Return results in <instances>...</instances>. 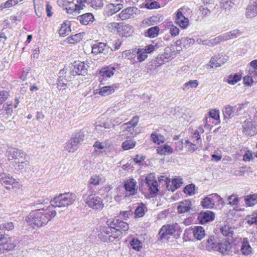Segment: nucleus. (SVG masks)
<instances>
[{"mask_svg":"<svg viewBox=\"0 0 257 257\" xmlns=\"http://www.w3.org/2000/svg\"><path fill=\"white\" fill-rule=\"evenodd\" d=\"M241 244L240 250L243 255L247 256L252 253V249L247 238H243Z\"/></svg>","mask_w":257,"mask_h":257,"instance_id":"obj_26","label":"nucleus"},{"mask_svg":"<svg viewBox=\"0 0 257 257\" xmlns=\"http://www.w3.org/2000/svg\"><path fill=\"white\" fill-rule=\"evenodd\" d=\"M114 70L115 69L113 67H104L101 68L100 73L103 77L109 78L114 74Z\"/></svg>","mask_w":257,"mask_h":257,"instance_id":"obj_37","label":"nucleus"},{"mask_svg":"<svg viewBox=\"0 0 257 257\" xmlns=\"http://www.w3.org/2000/svg\"><path fill=\"white\" fill-rule=\"evenodd\" d=\"M151 138L152 142L158 145L160 144L161 141L159 140V134L157 132L153 133L151 135Z\"/></svg>","mask_w":257,"mask_h":257,"instance_id":"obj_64","label":"nucleus"},{"mask_svg":"<svg viewBox=\"0 0 257 257\" xmlns=\"http://www.w3.org/2000/svg\"><path fill=\"white\" fill-rule=\"evenodd\" d=\"M218 243L214 236H210L203 242L204 249L208 251H217Z\"/></svg>","mask_w":257,"mask_h":257,"instance_id":"obj_17","label":"nucleus"},{"mask_svg":"<svg viewBox=\"0 0 257 257\" xmlns=\"http://www.w3.org/2000/svg\"><path fill=\"white\" fill-rule=\"evenodd\" d=\"M198 86V82L197 80H190L184 85L183 90H187L189 88H195Z\"/></svg>","mask_w":257,"mask_h":257,"instance_id":"obj_49","label":"nucleus"},{"mask_svg":"<svg viewBox=\"0 0 257 257\" xmlns=\"http://www.w3.org/2000/svg\"><path fill=\"white\" fill-rule=\"evenodd\" d=\"M180 229L179 226L177 223L172 224H167L162 227V238L172 235L175 232L177 231Z\"/></svg>","mask_w":257,"mask_h":257,"instance_id":"obj_18","label":"nucleus"},{"mask_svg":"<svg viewBox=\"0 0 257 257\" xmlns=\"http://www.w3.org/2000/svg\"><path fill=\"white\" fill-rule=\"evenodd\" d=\"M136 127L130 125H127V124H123L121 126V129L123 130L124 135H128L129 137L131 136H136L137 134Z\"/></svg>","mask_w":257,"mask_h":257,"instance_id":"obj_34","label":"nucleus"},{"mask_svg":"<svg viewBox=\"0 0 257 257\" xmlns=\"http://www.w3.org/2000/svg\"><path fill=\"white\" fill-rule=\"evenodd\" d=\"M30 166L29 159H24L14 163L15 168L19 170H22L28 168Z\"/></svg>","mask_w":257,"mask_h":257,"instance_id":"obj_36","label":"nucleus"},{"mask_svg":"<svg viewBox=\"0 0 257 257\" xmlns=\"http://www.w3.org/2000/svg\"><path fill=\"white\" fill-rule=\"evenodd\" d=\"M83 36V34L80 33L68 37L67 40L69 43L73 44L80 41L82 39Z\"/></svg>","mask_w":257,"mask_h":257,"instance_id":"obj_39","label":"nucleus"},{"mask_svg":"<svg viewBox=\"0 0 257 257\" xmlns=\"http://www.w3.org/2000/svg\"><path fill=\"white\" fill-rule=\"evenodd\" d=\"M159 31L160 29L158 26L152 27L147 30L145 33V36L150 38H154L158 35Z\"/></svg>","mask_w":257,"mask_h":257,"instance_id":"obj_35","label":"nucleus"},{"mask_svg":"<svg viewBox=\"0 0 257 257\" xmlns=\"http://www.w3.org/2000/svg\"><path fill=\"white\" fill-rule=\"evenodd\" d=\"M9 152V156L14 160V163L25 158L29 159V158L24 152L16 148L11 149Z\"/></svg>","mask_w":257,"mask_h":257,"instance_id":"obj_16","label":"nucleus"},{"mask_svg":"<svg viewBox=\"0 0 257 257\" xmlns=\"http://www.w3.org/2000/svg\"><path fill=\"white\" fill-rule=\"evenodd\" d=\"M67 70V68H64L59 72L60 76L59 77V82L58 83V87L59 89H62V87L63 86V85H65L66 82L71 80V77L66 75Z\"/></svg>","mask_w":257,"mask_h":257,"instance_id":"obj_25","label":"nucleus"},{"mask_svg":"<svg viewBox=\"0 0 257 257\" xmlns=\"http://www.w3.org/2000/svg\"><path fill=\"white\" fill-rule=\"evenodd\" d=\"M137 59L140 62H143L147 58V51L144 48H139L137 52Z\"/></svg>","mask_w":257,"mask_h":257,"instance_id":"obj_43","label":"nucleus"},{"mask_svg":"<svg viewBox=\"0 0 257 257\" xmlns=\"http://www.w3.org/2000/svg\"><path fill=\"white\" fill-rule=\"evenodd\" d=\"M139 120V116H135L128 122H127V123H125L124 124H127V125L136 127L138 124Z\"/></svg>","mask_w":257,"mask_h":257,"instance_id":"obj_60","label":"nucleus"},{"mask_svg":"<svg viewBox=\"0 0 257 257\" xmlns=\"http://www.w3.org/2000/svg\"><path fill=\"white\" fill-rule=\"evenodd\" d=\"M198 143H193L190 141L187 140L185 142L186 147L188 151L193 152L198 149Z\"/></svg>","mask_w":257,"mask_h":257,"instance_id":"obj_52","label":"nucleus"},{"mask_svg":"<svg viewBox=\"0 0 257 257\" xmlns=\"http://www.w3.org/2000/svg\"><path fill=\"white\" fill-rule=\"evenodd\" d=\"M222 234L226 236H231L233 234V230L228 225H224L221 228Z\"/></svg>","mask_w":257,"mask_h":257,"instance_id":"obj_47","label":"nucleus"},{"mask_svg":"<svg viewBox=\"0 0 257 257\" xmlns=\"http://www.w3.org/2000/svg\"><path fill=\"white\" fill-rule=\"evenodd\" d=\"M188 232L192 233L194 238L199 240L203 239L205 235V230L201 226H195L190 227L188 229Z\"/></svg>","mask_w":257,"mask_h":257,"instance_id":"obj_21","label":"nucleus"},{"mask_svg":"<svg viewBox=\"0 0 257 257\" xmlns=\"http://www.w3.org/2000/svg\"><path fill=\"white\" fill-rule=\"evenodd\" d=\"M0 182L8 189L14 188L19 184L12 176L7 175L6 174H3L0 176Z\"/></svg>","mask_w":257,"mask_h":257,"instance_id":"obj_12","label":"nucleus"},{"mask_svg":"<svg viewBox=\"0 0 257 257\" xmlns=\"http://www.w3.org/2000/svg\"><path fill=\"white\" fill-rule=\"evenodd\" d=\"M159 47L160 45L158 43H155L154 42H153L152 44L148 45L147 46V48L145 49V50L147 51V54L150 53L153 51H156L159 48Z\"/></svg>","mask_w":257,"mask_h":257,"instance_id":"obj_56","label":"nucleus"},{"mask_svg":"<svg viewBox=\"0 0 257 257\" xmlns=\"http://www.w3.org/2000/svg\"><path fill=\"white\" fill-rule=\"evenodd\" d=\"M136 185L137 182L133 178L128 179L125 181L123 187L126 193L125 196L134 195L137 193V190L136 189Z\"/></svg>","mask_w":257,"mask_h":257,"instance_id":"obj_15","label":"nucleus"},{"mask_svg":"<svg viewBox=\"0 0 257 257\" xmlns=\"http://www.w3.org/2000/svg\"><path fill=\"white\" fill-rule=\"evenodd\" d=\"M114 4L110 3L107 5L103 9V14L107 17H110L115 14L114 11Z\"/></svg>","mask_w":257,"mask_h":257,"instance_id":"obj_41","label":"nucleus"},{"mask_svg":"<svg viewBox=\"0 0 257 257\" xmlns=\"http://www.w3.org/2000/svg\"><path fill=\"white\" fill-rule=\"evenodd\" d=\"M241 79V75L239 73H235L233 75H230L228 78V82L230 84L234 85Z\"/></svg>","mask_w":257,"mask_h":257,"instance_id":"obj_42","label":"nucleus"},{"mask_svg":"<svg viewBox=\"0 0 257 257\" xmlns=\"http://www.w3.org/2000/svg\"><path fill=\"white\" fill-rule=\"evenodd\" d=\"M11 238L7 234L0 233V246L6 247L9 244H13L11 243Z\"/></svg>","mask_w":257,"mask_h":257,"instance_id":"obj_38","label":"nucleus"},{"mask_svg":"<svg viewBox=\"0 0 257 257\" xmlns=\"http://www.w3.org/2000/svg\"><path fill=\"white\" fill-rule=\"evenodd\" d=\"M245 203L247 206L252 207L257 204V194H252L245 196Z\"/></svg>","mask_w":257,"mask_h":257,"instance_id":"obj_32","label":"nucleus"},{"mask_svg":"<svg viewBox=\"0 0 257 257\" xmlns=\"http://www.w3.org/2000/svg\"><path fill=\"white\" fill-rule=\"evenodd\" d=\"M183 184V179L180 177H176L172 180L167 178L166 181V187L167 189L172 192L175 191L180 188Z\"/></svg>","mask_w":257,"mask_h":257,"instance_id":"obj_13","label":"nucleus"},{"mask_svg":"<svg viewBox=\"0 0 257 257\" xmlns=\"http://www.w3.org/2000/svg\"><path fill=\"white\" fill-rule=\"evenodd\" d=\"M145 183L148 188V190L152 197H154L159 192L158 183L156 180L155 175L150 173L146 176Z\"/></svg>","mask_w":257,"mask_h":257,"instance_id":"obj_6","label":"nucleus"},{"mask_svg":"<svg viewBox=\"0 0 257 257\" xmlns=\"http://www.w3.org/2000/svg\"><path fill=\"white\" fill-rule=\"evenodd\" d=\"M191 139L193 142L196 141L197 143H201V142L200 135L197 131H196L192 134Z\"/></svg>","mask_w":257,"mask_h":257,"instance_id":"obj_62","label":"nucleus"},{"mask_svg":"<svg viewBox=\"0 0 257 257\" xmlns=\"http://www.w3.org/2000/svg\"><path fill=\"white\" fill-rule=\"evenodd\" d=\"M84 135L83 133H78L70 140L65 147L69 152H74L79 147L81 142L83 141Z\"/></svg>","mask_w":257,"mask_h":257,"instance_id":"obj_9","label":"nucleus"},{"mask_svg":"<svg viewBox=\"0 0 257 257\" xmlns=\"http://www.w3.org/2000/svg\"><path fill=\"white\" fill-rule=\"evenodd\" d=\"M232 246L230 243L225 240L224 241L219 242L217 251H219L222 254H228L231 250Z\"/></svg>","mask_w":257,"mask_h":257,"instance_id":"obj_28","label":"nucleus"},{"mask_svg":"<svg viewBox=\"0 0 257 257\" xmlns=\"http://www.w3.org/2000/svg\"><path fill=\"white\" fill-rule=\"evenodd\" d=\"M235 0H221L220 2L221 8L224 10H229L234 5Z\"/></svg>","mask_w":257,"mask_h":257,"instance_id":"obj_44","label":"nucleus"},{"mask_svg":"<svg viewBox=\"0 0 257 257\" xmlns=\"http://www.w3.org/2000/svg\"><path fill=\"white\" fill-rule=\"evenodd\" d=\"M181 10L182 9H179L176 13L175 23L181 28L186 29L189 25V21L188 18L183 15Z\"/></svg>","mask_w":257,"mask_h":257,"instance_id":"obj_19","label":"nucleus"},{"mask_svg":"<svg viewBox=\"0 0 257 257\" xmlns=\"http://www.w3.org/2000/svg\"><path fill=\"white\" fill-rule=\"evenodd\" d=\"M245 15L248 18H253L257 15V0L250 2L246 9Z\"/></svg>","mask_w":257,"mask_h":257,"instance_id":"obj_23","label":"nucleus"},{"mask_svg":"<svg viewBox=\"0 0 257 257\" xmlns=\"http://www.w3.org/2000/svg\"><path fill=\"white\" fill-rule=\"evenodd\" d=\"M209 117H206L204 120V127L211 128L214 125L220 123L219 111L216 109H211L209 112Z\"/></svg>","mask_w":257,"mask_h":257,"instance_id":"obj_7","label":"nucleus"},{"mask_svg":"<svg viewBox=\"0 0 257 257\" xmlns=\"http://www.w3.org/2000/svg\"><path fill=\"white\" fill-rule=\"evenodd\" d=\"M92 53L95 54H102L104 56H107L113 51V48L103 42L95 43L91 46Z\"/></svg>","mask_w":257,"mask_h":257,"instance_id":"obj_8","label":"nucleus"},{"mask_svg":"<svg viewBox=\"0 0 257 257\" xmlns=\"http://www.w3.org/2000/svg\"><path fill=\"white\" fill-rule=\"evenodd\" d=\"M173 152V149L171 146L168 145H164L162 147V155H169L171 154Z\"/></svg>","mask_w":257,"mask_h":257,"instance_id":"obj_58","label":"nucleus"},{"mask_svg":"<svg viewBox=\"0 0 257 257\" xmlns=\"http://www.w3.org/2000/svg\"><path fill=\"white\" fill-rule=\"evenodd\" d=\"M184 192L189 196L193 195L195 193V186L193 184L187 185L184 188Z\"/></svg>","mask_w":257,"mask_h":257,"instance_id":"obj_48","label":"nucleus"},{"mask_svg":"<svg viewBox=\"0 0 257 257\" xmlns=\"http://www.w3.org/2000/svg\"><path fill=\"white\" fill-rule=\"evenodd\" d=\"M76 200V195L72 193L60 194L55 196L50 201L51 205L53 209L55 207H66L72 205Z\"/></svg>","mask_w":257,"mask_h":257,"instance_id":"obj_2","label":"nucleus"},{"mask_svg":"<svg viewBox=\"0 0 257 257\" xmlns=\"http://www.w3.org/2000/svg\"><path fill=\"white\" fill-rule=\"evenodd\" d=\"M146 7L148 9H154L160 8V5L158 2L154 1L146 3Z\"/></svg>","mask_w":257,"mask_h":257,"instance_id":"obj_61","label":"nucleus"},{"mask_svg":"<svg viewBox=\"0 0 257 257\" xmlns=\"http://www.w3.org/2000/svg\"><path fill=\"white\" fill-rule=\"evenodd\" d=\"M242 132L247 136L256 135L257 134V123L252 120H245L242 124Z\"/></svg>","mask_w":257,"mask_h":257,"instance_id":"obj_11","label":"nucleus"},{"mask_svg":"<svg viewBox=\"0 0 257 257\" xmlns=\"http://www.w3.org/2000/svg\"><path fill=\"white\" fill-rule=\"evenodd\" d=\"M141 242L138 239L133 238L131 241L130 244L134 249L139 251L142 247Z\"/></svg>","mask_w":257,"mask_h":257,"instance_id":"obj_51","label":"nucleus"},{"mask_svg":"<svg viewBox=\"0 0 257 257\" xmlns=\"http://www.w3.org/2000/svg\"><path fill=\"white\" fill-rule=\"evenodd\" d=\"M71 32L70 22H64L59 30V34L61 37H65Z\"/></svg>","mask_w":257,"mask_h":257,"instance_id":"obj_31","label":"nucleus"},{"mask_svg":"<svg viewBox=\"0 0 257 257\" xmlns=\"http://www.w3.org/2000/svg\"><path fill=\"white\" fill-rule=\"evenodd\" d=\"M102 178L99 175L92 176L88 181L89 185H98L101 181Z\"/></svg>","mask_w":257,"mask_h":257,"instance_id":"obj_53","label":"nucleus"},{"mask_svg":"<svg viewBox=\"0 0 257 257\" xmlns=\"http://www.w3.org/2000/svg\"><path fill=\"white\" fill-rule=\"evenodd\" d=\"M83 199L90 208L96 210H101L104 207L102 199L96 195L83 194Z\"/></svg>","mask_w":257,"mask_h":257,"instance_id":"obj_3","label":"nucleus"},{"mask_svg":"<svg viewBox=\"0 0 257 257\" xmlns=\"http://www.w3.org/2000/svg\"><path fill=\"white\" fill-rule=\"evenodd\" d=\"M56 215V211L53 206H49L45 209H39L31 212L26 217V221L29 225L40 228L45 226Z\"/></svg>","mask_w":257,"mask_h":257,"instance_id":"obj_1","label":"nucleus"},{"mask_svg":"<svg viewBox=\"0 0 257 257\" xmlns=\"http://www.w3.org/2000/svg\"><path fill=\"white\" fill-rule=\"evenodd\" d=\"M215 217L214 213L211 211H206L200 212L198 216L197 219L200 224H203L208 222L212 221Z\"/></svg>","mask_w":257,"mask_h":257,"instance_id":"obj_20","label":"nucleus"},{"mask_svg":"<svg viewBox=\"0 0 257 257\" xmlns=\"http://www.w3.org/2000/svg\"><path fill=\"white\" fill-rule=\"evenodd\" d=\"M116 88L115 85L105 86L99 89V93L102 96H107L113 93Z\"/></svg>","mask_w":257,"mask_h":257,"instance_id":"obj_33","label":"nucleus"},{"mask_svg":"<svg viewBox=\"0 0 257 257\" xmlns=\"http://www.w3.org/2000/svg\"><path fill=\"white\" fill-rule=\"evenodd\" d=\"M77 19L84 25H87L92 23L94 20V16L91 13H86L78 16Z\"/></svg>","mask_w":257,"mask_h":257,"instance_id":"obj_29","label":"nucleus"},{"mask_svg":"<svg viewBox=\"0 0 257 257\" xmlns=\"http://www.w3.org/2000/svg\"><path fill=\"white\" fill-rule=\"evenodd\" d=\"M15 224L12 222H8L3 223L0 225V229H6V230L10 231L12 230L14 228Z\"/></svg>","mask_w":257,"mask_h":257,"instance_id":"obj_57","label":"nucleus"},{"mask_svg":"<svg viewBox=\"0 0 257 257\" xmlns=\"http://www.w3.org/2000/svg\"><path fill=\"white\" fill-rule=\"evenodd\" d=\"M136 145V142L133 140H126L122 144V148L124 150H128L134 148Z\"/></svg>","mask_w":257,"mask_h":257,"instance_id":"obj_40","label":"nucleus"},{"mask_svg":"<svg viewBox=\"0 0 257 257\" xmlns=\"http://www.w3.org/2000/svg\"><path fill=\"white\" fill-rule=\"evenodd\" d=\"M241 35V32L238 30H233L229 32L224 34L223 36L218 37V39L222 40H227L236 38Z\"/></svg>","mask_w":257,"mask_h":257,"instance_id":"obj_30","label":"nucleus"},{"mask_svg":"<svg viewBox=\"0 0 257 257\" xmlns=\"http://www.w3.org/2000/svg\"><path fill=\"white\" fill-rule=\"evenodd\" d=\"M107 221L108 226L102 227L100 230V233L98 234V237L103 242H110L108 238H110L112 229H113L110 226V222Z\"/></svg>","mask_w":257,"mask_h":257,"instance_id":"obj_14","label":"nucleus"},{"mask_svg":"<svg viewBox=\"0 0 257 257\" xmlns=\"http://www.w3.org/2000/svg\"><path fill=\"white\" fill-rule=\"evenodd\" d=\"M145 205L141 203L137 207L135 211V216L137 217H143L145 214Z\"/></svg>","mask_w":257,"mask_h":257,"instance_id":"obj_46","label":"nucleus"},{"mask_svg":"<svg viewBox=\"0 0 257 257\" xmlns=\"http://www.w3.org/2000/svg\"><path fill=\"white\" fill-rule=\"evenodd\" d=\"M226 62V59L223 55H218L213 56L210 60L208 66L210 68H216L220 67Z\"/></svg>","mask_w":257,"mask_h":257,"instance_id":"obj_24","label":"nucleus"},{"mask_svg":"<svg viewBox=\"0 0 257 257\" xmlns=\"http://www.w3.org/2000/svg\"><path fill=\"white\" fill-rule=\"evenodd\" d=\"M202 205L206 208H213L223 205V199L217 194L213 193L208 195L201 201Z\"/></svg>","mask_w":257,"mask_h":257,"instance_id":"obj_4","label":"nucleus"},{"mask_svg":"<svg viewBox=\"0 0 257 257\" xmlns=\"http://www.w3.org/2000/svg\"><path fill=\"white\" fill-rule=\"evenodd\" d=\"M110 226L113 229H118V230L125 232L129 228L128 224L122 220L117 219H114L110 222Z\"/></svg>","mask_w":257,"mask_h":257,"instance_id":"obj_22","label":"nucleus"},{"mask_svg":"<svg viewBox=\"0 0 257 257\" xmlns=\"http://www.w3.org/2000/svg\"><path fill=\"white\" fill-rule=\"evenodd\" d=\"M192 203L190 200H184L179 203L177 206L178 213H183L189 211L191 209Z\"/></svg>","mask_w":257,"mask_h":257,"instance_id":"obj_27","label":"nucleus"},{"mask_svg":"<svg viewBox=\"0 0 257 257\" xmlns=\"http://www.w3.org/2000/svg\"><path fill=\"white\" fill-rule=\"evenodd\" d=\"M138 11L136 7H128L123 10L118 15H116L115 19L117 21H123L134 18Z\"/></svg>","mask_w":257,"mask_h":257,"instance_id":"obj_10","label":"nucleus"},{"mask_svg":"<svg viewBox=\"0 0 257 257\" xmlns=\"http://www.w3.org/2000/svg\"><path fill=\"white\" fill-rule=\"evenodd\" d=\"M229 204L233 206L236 205L238 203V198L237 195L232 194L228 197Z\"/></svg>","mask_w":257,"mask_h":257,"instance_id":"obj_59","label":"nucleus"},{"mask_svg":"<svg viewBox=\"0 0 257 257\" xmlns=\"http://www.w3.org/2000/svg\"><path fill=\"white\" fill-rule=\"evenodd\" d=\"M118 230V229H112L110 238H108L110 242L118 240L119 237L122 234V231Z\"/></svg>","mask_w":257,"mask_h":257,"instance_id":"obj_45","label":"nucleus"},{"mask_svg":"<svg viewBox=\"0 0 257 257\" xmlns=\"http://www.w3.org/2000/svg\"><path fill=\"white\" fill-rule=\"evenodd\" d=\"M234 111V107L231 105H228L226 106L223 110V114L225 116L230 117Z\"/></svg>","mask_w":257,"mask_h":257,"instance_id":"obj_55","label":"nucleus"},{"mask_svg":"<svg viewBox=\"0 0 257 257\" xmlns=\"http://www.w3.org/2000/svg\"><path fill=\"white\" fill-rule=\"evenodd\" d=\"M89 67L88 63L81 61L75 62L71 68L70 74L72 76H85L87 74Z\"/></svg>","mask_w":257,"mask_h":257,"instance_id":"obj_5","label":"nucleus"},{"mask_svg":"<svg viewBox=\"0 0 257 257\" xmlns=\"http://www.w3.org/2000/svg\"><path fill=\"white\" fill-rule=\"evenodd\" d=\"M245 219L249 224H256L257 222V213L254 212L251 214L247 215Z\"/></svg>","mask_w":257,"mask_h":257,"instance_id":"obj_50","label":"nucleus"},{"mask_svg":"<svg viewBox=\"0 0 257 257\" xmlns=\"http://www.w3.org/2000/svg\"><path fill=\"white\" fill-rule=\"evenodd\" d=\"M19 3L18 0H8L4 5L0 6V10L10 8L11 7Z\"/></svg>","mask_w":257,"mask_h":257,"instance_id":"obj_54","label":"nucleus"},{"mask_svg":"<svg viewBox=\"0 0 257 257\" xmlns=\"http://www.w3.org/2000/svg\"><path fill=\"white\" fill-rule=\"evenodd\" d=\"M9 95V93L7 91L3 90L0 92V105L6 101Z\"/></svg>","mask_w":257,"mask_h":257,"instance_id":"obj_63","label":"nucleus"}]
</instances>
